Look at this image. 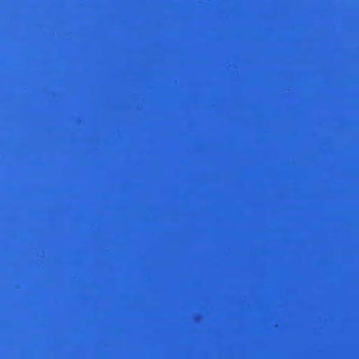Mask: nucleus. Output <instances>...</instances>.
Segmentation results:
<instances>
[{"label":"nucleus","mask_w":359,"mask_h":359,"mask_svg":"<svg viewBox=\"0 0 359 359\" xmlns=\"http://www.w3.org/2000/svg\"><path fill=\"white\" fill-rule=\"evenodd\" d=\"M118 117H359V114H118Z\"/></svg>","instance_id":"nucleus-1"},{"label":"nucleus","mask_w":359,"mask_h":359,"mask_svg":"<svg viewBox=\"0 0 359 359\" xmlns=\"http://www.w3.org/2000/svg\"><path fill=\"white\" fill-rule=\"evenodd\" d=\"M220 112H359V110H220Z\"/></svg>","instance_id":"nucleus-2"}]
</instances>
